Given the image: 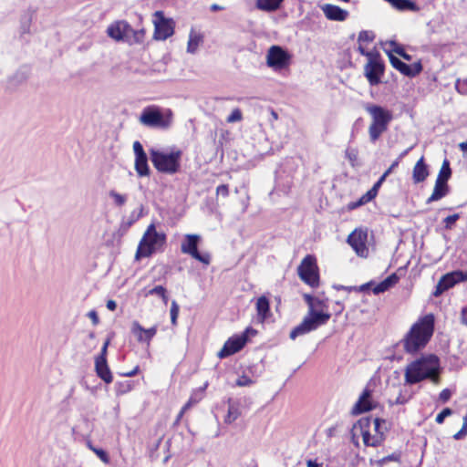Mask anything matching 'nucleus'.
I'll return each instance as SVG.
<instances>
[{
	"label": "nucleus",
	"mask_w": 467,
	"mask_h": 467,
	"mask_svg": "<svg viewBox=\"0 0 467 467\" xmlns=\"http://www.w3.org/2000/svg\"><path fill=\"white\" fill-rule=\"evenodd\" d=\"M358 50L361 55L368 57V59L376 56V53L367 51L361 45L358 46Z\"/></svg>",
	"instance_id": "obj_57"
},
{
	"label": "nucleus",
	"mask_w": 467,
	"mask_h": 467,
	"mask_svg": "<svg viewBox=\"0 0 467 467\" xmlns=\"http://www.w3.org/2000/svg\"><path fill=\"white\" fill-rule=\"evenodd\" d=\"M429 175L428 166L421 157L415 164L412 171V179L414 183H420L426 180Z\"/></svg>",
	"instance_id": "obj_24"
},
{
	"label": "nucleus",
	"mask_w": 467,
	"mask_h": 467,
	"mask_svg": "<svg viewBox=\"0 0 467 467\" xmlns=\"http://www.w3.org/2000/svg\"><path fill=\"white\" fill-rule=\"evenodd\" d=\"M284 0H256V7L266 12L277 10Z\"/></svg>",
	"instance_id": "obj_28"
},
{
	"label": "nucleus",
	"mask_w": 467,
	"mask_h": 467,
	"mask_svg": "<svg viewBox=\"0 0 467 467\" xmlns=\"http://www.w3.org/2000/svg\"><path fill=\"white\" fill-rule=\"evenodd\" d=\"M401 453L400 451H394L393 453L383 457L377 461V464L379 467H382L385 463L389 462H399L400 461Z\"/></svg>",
	"instance_id": "obj_35"
},
{
	"label": "nucleus",
	"mask_w": 467,
	"mask_h": 467,
	"mask_svg": "<svg viewBox=\"0 0 467 467\" xmlns=\"http://www.w3.org/2000/svg\"><path fill=\"white\" fill-rule=\"evenodd\" d=\"M360 206H362V203L360 202L359 199L356 202H351L348 204V210H354Z\"/></svg>",
	"instance_id": "obj_60"
},
{
	"label": "nucleus",
	"mask_w": 467,
	"mask_h": 467,
	"mask_svg": "<svg viewBox=\"0 0 467 467\" xmlns=\"http://www.w3.org/2000/svg\"><path fill=\"white\" fill-rule=\"evenodd\" d=\"M200 41L201 37L199 36L191 34L188 41L187 52L192 54L195 53Z\"/></svg>",
	"instance_id": "obj_36"
},
{
	"label": "nucleus",
	"mask_w": 467,
	"mask_h": 467,
	"mask_svg": "<svg viewBox=\"0 0 467 467\" xmlns=\"http://www.w3.org/2000/svg\"><path fill=\"white\" fill-rule=\"evenodd\" d=\"M133 152L135 155L134 169L139 177H148L150 174V169L148 163V156L142 144L136 140L133 142Z\"/></svg>",
	"instance_id": "obj_16"
},
{
	"label": "nucleus",
	"mask_w": 467,
	"mask_h": 467,
	"mask_svg": "<svg viewBox=\"0 0 467 467\" xmlns=\"http://www.w3.org/2000/svg\"><path fill=\"white\" fill-rule=\"evenodd\" d=\"M95 371L106 384L112 382L113 377L107 360H95Z\"/></svg>",
	"instance_id": "obj_23"
},
{
	"label": "nucleus",
	"mask_w": 467,
	"mask_h": 467,
	"mask_svg": "<svg viewBox=\"0 0 467 467\" xmlns=\"http://www.w3.org/2000/svg\"><path fill=\"white\" fill-rule=\"evenodd\" d=\"M140 121L144 126L157 129H168L172 121V112L166 109L164 112L157 106H148L143 109Z\"/></svg>",
	"instance_id": "obj_7"
},
{
	"label": "nucleus",
	"mask_w": 467,
	"mask_h": 467,
	"mask_svg": "<svg viewBox=\"0 0 467 467\" xmlns=\"http://www.w3.org/2000/svg\"><path fill=\"white\" fill-rule=\"evenodd\" d=\"M389 45L393 47L391 50L392 53H396L406 61H410L412 59V57L410 54H408L405 51L404 47L401 45L398 44L396 41H389Z\"/></svg>",
	"instance_id": "obj_32"
},
{
	"label": "nucleus",
	"mask_w": 467,
	"mask_h": 467,
	"mask_svg": "<svg viewBox=\"0 0 467 467\" xmlns=\"http://www.w3.org/2000/svg\"><path fill=\"white\" fill-rule=\"evenodd\" d=\"M131 334L136 337L138 342L150 345L151 339L157 333V327L145 329L138 321H133L130 328Z\"/></svg>",
	"instance_id": "obj_20"
},
{
	"label": "nucleus",
	"mask_w": 467,
	"mask_h": 467,
	"mask_svg": "<svg viewBox=\"0 0 467 467\" xmlns=\"http://www.w3.org/2000/svg\"><path fill=\"white\" fill-rule=\"evenodd\" d=\"M373 421L374 430L377 434H382V436H384V432L387 431L386 420L379 418H375Z\"/></svg>",
	"instance_id": "obj_37"
},
{
	"label": "nucleus",
	"mask_w": 467,
	"mask_h": 467,
	"mask_svg": "<svg viewBox=\"0 0 467 467\" xmlns=\"http://www.w3.org/2000/svg\"><path fill=\"white\" fill-rule=\"evenodd\" d=\"M451 169L450 166V161L447 159H445L442 162L441 171H440L436 180L444 181V182H448V180L451 178Z\"/></svg>",
	"instance_id": "obj_31"
},
{
	"label": "nucleus",
	"mask_w": 467,
	"mask_h": 467,
	"mask_svg": "<svg viewBox=\"0 0 467 467\" xmlns=\"http://www.w3.org/2000/svg\"><path fill=\"white\" fill-rule=\"evenodd\" d=\"M116 385L117 394H125L131 389V384L130 381L119 382Z\"/></svg>",
	"instance_id": "obj_40"
},
{
	"label": "nucleus",
	"mask_w": 467,
	"mask_h": 467,
	"mask_svg": "<svg viewBox=\"0 0 467 467\" xmlns=\"http://www.w3.org/2000/svg\"><path fill=\"white\" fill-rule=\"evenodd\" d=\"M88 317L91 319L92 324L97 326L99 323L98 313L95 310H91L88 313Z\"/></svg>",
	"instance_id": "obj_54"
},
{
	"label": "nucleus",
	"mask_w": 467,
	"mask_h": 467,
	"mask_svg": "<svg viewBox=\"0 0 467 467\" xmlns=\"http://www.w3.org/2000/svg\"><path fill=\"white\" fill-rule=\"evenodd\" d=\"M434 316L428 314L412 325L401 340L407 353H417L428 344L434 331Z\"/></svg>",
	"instance_id": "obj_2"
},
{
	"label": "nucleus",
	"mask_w": 467,
	"mask_h": 467,
	"mask_svg": "<svg viewBox=\"0 0 467 467\" xmlns=\"http://www.w3.org/2000/svg\"><path fill=\"white\" fill-rule=\"evenodd\" d=\"M307 467H322V464L317 463L316 461L308 460L306 462Z\"/></svg>",
	"instance_id": "obj_64"
},
{
	"label": "nucleus",
	"mask_w": 467,
	"mask_h": 467,
	"mask_svg": "<svg viewBox=\"0 0 467 467\" xmlns=\"http://www.w3.org/2000/svg\"><path fill=\"white\" fill-rule=\"evenodd\" d=\"M373 390L367 386L360 394L358 401L351 410L353 415H359L376 408V402L372 400Z\"/></svg>",
	"instance_id": "obj_18"
},
{
	"label": "nucleus",
	"mask_w": 467,
	"mask_h": 467,
	"mask_svg": "<svg viewBox=\"0 0 467 467\" xmlns=\"http://www.w3.org/2000/svg\"><path fill=\"white\" fill-rule=\"evenodd\" d=\"M139 372V366H136L132 370L129 372H123L120 375L123 377H133Z\"/></svg>",
	"instance_id": "obj_58"
},
{
	"label": "nucleus",
	"mask_w": 467,
	"mask_h": 467,
	"mask_svg": "<svg viewBox=\"0 0 467 467\" xmlns=\"http://www.w3.org/2000/svg\"><path fill=\"white\" fill-rule=\"evenodd\" d=\"M460 218V214L459 213H454V214H451V215H449L447 216L443 222L445 223V228L446 229H451V225L453 223H456V221Z\"/></svg>",
	"instance_id": "obj_47"
},
{
	"label": "nucleus",
	"mask_w": 467,
	"mask_h": 467,
	"mask_svg": "<svg viewBox=\"0 0 467 467\" xmlns=\"http://www.w3.org/2000/svg\"><path fill=\"white\" fill-rule=\"evenodd\" d=\"M109 195L114 200V203L118 207L123 206L127 202V195L120 194L114 190L109 191Z\"/></svg>",
	"instance_id": "obj_34"
},
{
	"label": "nucleus",
	"mask_w": 467,
	"mask_h": 467,
	"mask_svg": "<svg viewBox=\"0 0 467 467\" xmlns=\"http://www.w3.org/2000/svg\"><path fill=\"white\" fill-rule=\"evenodd\" d=\"M409 150H406L405 151H403L400 156L395 161L392 162V164L389 166V168L387 170V171H389V174L392 172V171L398 167L399 163H400V160L404 157L407 153H408Z\"/></svg>",
	"instance_id": "obj_55"
},
{
	"label": "nucleus",
	"mask_w": 467,
	"mask_h": 467,
	"mask_svg": "<svg viewBox=\"0 0 467 467\" xmlns=\"http://www.w3.org/2000/svg\"><path fill=\"white\" fill-rule=\"evenodd\" d=\"M154 16L158 18L154 22V38L156 40H165L172 36L174 33L172 20L165 18L161 11H156Z\"/></svg>",
	"instance_id": "obj_17"
},
{
	"label": "nucleus",
	"mask_w": 467,
	"mask_h": 467,
	"mask_svg": "<svg viewBox=\"0 0 467 467\" xmlns=\"http://www.w3.org/2000/svg\"><path fill=\"white\" fill-rule=\"evenodd\" d=\"M303 297L308 306V312L302 322L291 330L289 337L293 340L299 336L316 330L320 326L326 325L331 317L329 313L318 311L315 308L316 298L313 296L305 294Z\"/></svg>",
	"instance_id": "obj_3"
},
{
	"label": "nucleus",
	"mask_w": 467,
	"mask_h": 467,
	"mask_svg": "<svg viewBox=\"0 0 467 467\" xmlns=\"http://www.w3.org/2000/svg\"><path fill=\"white\" fill-rule=\"evenodd\" d=\"M166 288L162 285H156L155 287L150 289L146 296H153V295H156V296H164V293H166Z\"/></svg>",
	"instance_id": "obj_43"
},
{
	"label": "nucleus",
	"mask_w": 467,
	"mask_h": 467,
	"mask_svg": "<svg viewBox=\"0 0 467 467\" xmlns=\"http://www.w3.org/2000/svg\"><path fill=\"white\" fill-rule=\"evenodd\" d=\"M143 207L140 206L139 213L133 211L127 221L123 220L120 228L127 231L135 222H137L142 215Z\"/></svg>",
	"instance_id": "obj_30"
},
{
	"label": "nucleus",
	"mask_w": 467,
	"mask_h": 467,
	"mask_svg": "<svg viewBox=\"0 0 467 467\" xmlns=\"http://www.w3.org/2000/svg\"><path fill=\"white\" fill-rule=\"evenodd\" d=\"M368 232L363 229H355L347 239L348 244L353 248L357 255L367 257L368 248L367 246Z\"/></svg>",
	"instance_id": "obj_15"
},
{
	"label": "nucleus",
	"mask_w": 467,
	"mask_h": 467,
	"mask_svg": "<svg viewBox=\"0 0 467 467\" xmlns=\"http://www.w3.org/2000/svg\"><path fill=\"white\" fill-rule=\"evenodd\" d=\"M268 112L270 114V119H269L270 123H273L274 121H275L278 119V114L273 109H269Z\"/></svg>",
	"instance_id": "obj_59"
},
{
	"label": "nucleus",
	"mask_w": 467,
	"mask_h": 467,
	"mask_svg": "<svg viewBox=\"0 0 467 467\" xmlns=\"http://www.w3.org/2000/svg\"><path fill=\"white\" fill-rule=\"evenodd\" d=\"M377 195L374 193V191L368 190L365 194H363L359 201L362 203V205L369 202L372 201Z\"/></svg>",
	"instance_id": "obj_49"
},
{
	"label": "nucleus",
	"mask_w": 467,
	"mask_h": 467,
	"mask_svg": "<svg viewBox=\"0 0 467 467\" xmlns=\"http://www.w3.org/2000/svg\"><path fill=\"white\" fill-rule=\"evenodd\" d=\"M240 416V410L237 406L230 404L228 408V413L225 418V422L230 424L238 419Z\"/></svg>",
	"instance_id": "obj_33"
},
{
	"label": "nucleus",
	"mask_w": 467,
	"mask_h": 467,
	"mask_svg": "<svg viewBox=\"0 0 467 467\" xmlns=\"http://www.w3.org/2000/svg\"><path fill=\"white\" fill-rule=\"evenodd\" d=\"M297 273L300 279L310 285L317 287L319 285V272L317 265V259L312 254L304 257L297 267Z\"/></svg>",
	"instance_id": "obj_8"
},
{
	"label": "nucleus",
	"mask_w": 467,
	"mask_h": 467,
	"mask_svg": "<svg viewBox=\"0 0 467 467\" xmlns=\"http://www.w3.org/2000/svg\"><path fill=\"white\" fill-rule=\"evenodd\" d=\"M179 311H180V306H179L178 303L175 300H172L171 304L170 314H171V322L173 326H175L177 324Z\"/></svg>",
	"instance_id": "obj_38"
},
{
	"label": "nucleus",
	"mask_w": 467,
	"mask_h": 467,
	"mask_svg": "<svg viewBox=\"0 0 467 467\" xmlns=\"http://www.w3.org/2000/svg\"><path fill=\"white\" fill-rule=\"evenodd\" d=\"M216 194L227 197L229 195V187L227 184H221L216 188Z\"/></svg>",
	"instance_id": "obj_52"
},
{
	"label": "nucleus",
	"mask_w": 467,
	"mask_h": 467,
	"mask_svg": "<svg viewBox=\"0 0 467 467\" xmlns=\"http://www.w3.org/2000/svg\"><path fill=\"white\" fill-rule=\"evenodd\" d=\"M371 422V418H362L358 420V425L361 429V435L363 439V442L366 446H370L371 434L368 430Z\"/></svg>",
	"instance_id": "obj_29"
},
{
	"label": "nucleus",
	"mask_w": 467,
	"mask_h": 467,
	"mask_svg": "<svg viewBox=\"0 0 467 467\" xmlns=\"http://www.w3.org/2000/svg\"><path fill=\"white\" fill-rule=\"evenodd\" d=\"M467 281V271L455 270L443 275L435 286L432 296H440L445 291L449 290L460 282Z\"/></svg>",
	"instance_id": "obj_10"
},
{
	"label": "nucleus",
	"mask_w": 467,
	"mask_h": 467,
	"mask_svg": "<svg viewBox=\"0 0 467 467\" xmlns=\"http://www.w3.org/2000/svg\"><path fill=\"white\" fill-rule=\"evenodd\" d=\"M440 359L435 355H428L410 363L405 369V382L417 384L424 379H431L434 384L440 382Z\"/></svg>",
	"instance_id": "obj_1"
},
{
	"label": "nucleus",
	"mask_w": 467,
	"mask_h": 467,
	"mask_svg": "<svg viewBox=\"0 0 467 467\" xmlns=\"http://www.w3.org/2000/svg\"><path fill=\"white\" fill-rule=\"evenodd\" d=\"M453 413L452 410L451 408H444L437 416L435 419V421L438 424H442L444 422V420L451 416Z\"/></svg>",
	"instance_id": "obj_39"
},
{
	"label": "nucleus",
	"mask_w": 467,
	"mask_h": 467,
	"mask_svg": "<svg viewBox=\"0 0 467 467\" xmlns=\"http://www.w3.org/2000/svg\"><path fill=\"white\" fill-rule=\"evenodd\" d=\"M467 435V430L463 427L453 435L454 440H462Z\"/></svg>",
	"instance_id": "obj_56"
},
{
	"label": "nucleus",
	"mask_w": 467,
	"mask_h": 467,
	"mask_svg": "<svg viewBox=\"0 0 467 467\" xmlns=\"http://www.w3.org/2000/svg\"><path fill=\"white\" fill-rule=\"evenodd\" d=\"M399 282V276L396 273L389 275L383 281L374 285L372 291L375 295L384 293L393 287Z\"/></svg>",
	"instance_id": "obj_25"
},
{
	"label": "nucleus",
	"mask_w": 467,
	"mask_h": 467,
	"mask_svg": "<svg viewBox=\"0 0 467 467\" xmlns=\"http://www.w3.org/2000/svg\"><path fill=\"white\" fill-rule=\"evenodd\" d=\"M374 34L370 31L362 30L358 34V42H371L374 39Z\"/></svg>",
	"instance_id": "obj_41"
},
{
	"label": "nucleus",
	"mask_w": 467,
	"mask_h": 467,
	"mask_svg": "<svg viewBox=\"0 0 467 467\" xmlns=\"http://www.w3.org/2000/svg\"><path fill=\"white\" fill-rule=\"evenodd\" d=\"M243 118L242 112L239 109H235L232 111V113L227 117V121L230 123L240 121Z\"/></svg>",
	"instance_id": "obj_42"
},
{
	"label": "nucleus",
	"mask_w": 467,
	"mask_h": 467,
	"mask_svg": "<svg viewBox=\"0 0 467 467\" xmlns=\"http://www.w3.org/2000/svg\"><path fill=\"white\" fill-rule=\"evenodd\" d=\"M92 450L104 463L109 462V457L106 451H104L103 449L97 448H92Z\"/></svg>",
	"instance_id": "obj_46"
},
{
	"label": "nucleus",
	"mask_w": 467,
	"mask_h": 467,
	"mask_svg": "<svg viewBox=\"0 0 467 467\" xmlns=\"http://www.w3.org/2000/svg\"><path fill=\"white\" fill-rule=\"evenodd\" d=\"M201 236L196 234H189L184 236L181 244L182 254L191 255L193 259L208 265L211 263V255L209 253H201L198 250Z\"/></svg>",
	"instance_id": "obj_9"
},
{
	"label": "nucleus",
	"mask_w": 467,
	"mask_h": 467,
	"mask_svg": "<svg viewBox=\"0 0 467 467\" xmlns=\"http://www.w3.org/2000/svg\"><path fill=\"white\" fill-rule=\"evenodd\" d=\"M325 16L330 21L343 22L348 17V11L332 4L321 5Z\"/></svg>",
	"instance_id": "obj_21"
},
{
	"label": "nucleus",
	"mask_w": 467,
	"mask_h": 467,
	"mask_svg": "<svg viewBox=\"0 0 467 467\" xmlns=\"http://www.w3.org/2000/svg\"><path fill=\"white\" fill-rule=\"evenodd\" d=\"M449 193V185L447 182L436 180L433 192L427 199L426 203L439 201Z\"/></svg>",
	"instance_id": "obj_22"
},
{
	"label": "nucleus",
	"mask_w": 467,
	"mask_h": 467,
	"mask_svg": "<svg viewBox=\"0 0 467 467\" xmlns=\"http://www.w3.org/2000/svg\"><path fill=\"white\" fill-rule=\"evenodd\" d=\"M182 151L180 150L166 152L150 149V156L154 168L166 174H175L180 171Z\"/></svg>",
	"instance_id": "obj_5"
},
{
	"label": "nucleus",
	"mask_w": 467,
	"mask_h": 467,
	"mask_svg": "<svg viewBox=\"0 0 467 467\" xmlns=\"http://www.w3.org/2000/svg\"><path fill=\"white\" fill-rule=\"evenodd\" d=\"M110 343V339L108 338L102 348H101V350H100V353L99 355L95 358V360H107V354H108V347Z\"/></svg>",
	"instance_id": "obj_44"
},
{
	"label": "nucleus",
	"mask_w": 467,
	"mask_h": 467,
	"mask_svg": "<svg viewBox=\"0 0 467 467\" xmlns=\"http://www.w3.org/2000/svg\"><path fill=\"white\" fill-rule=\"evenodd\" d=\"M235 384L239 387H247L253 384V380L246 375H243L237 379Z\"/></svg>",
	"instance_id": "obj_48"
},
{
	"label": "nucleus",
	"mask_w": 467,
	"mask_h": 467,
	"mask_svg": "<svg viewBox=\"0 0 467 467\" xmlns=\"http://www.w3.org/2000/svg\"><path fill=\"white\" fill-rule=\"evenodd\" d=\"M346 157L349 161L352 166H355V162L358 160V150L355 149H348L346 150Z\"/></svg>",
	"instance_id": "obj_45"
},
{
	"label": "nucleus",
	"mask_w": 467,
	"mask_h": 467,
	"mask_svg": "<svg viewBox=\"0 0 467 467\" xmlns=\"http://www.w3.org/2000/svg\"><path fill=\"white\" fill-rule=\"evenodd\" d=\"M257 330L253 328L252 327H248L245 328V330L241 334L244 339L246 340V343L248 342L249 337H254L257 335Z\"/></svg>",
	"instance_id": "obj_50"
},
{
	"label": "nucleus",
	"mask_w": 467,
	"mask_h": 467,
	"mask_svg": "<svg viewBox=\"0 0 467 467\" xmlns=\"http://www.w3.org/2000/svg\"><path fill=\"white\" fill-rule=\"evenodd\" d=\"M385 65L377 52L375 57L368 59L364 67V75L371 86H377L381 82V76L384 74Z\"/></svg>",
	"instance_id": "obj_11"
},
{
	"label": "nucleus",
	"mask_w": 467,
	"mask_h": 467,
	"mask_svg": "<svg viewBox=\"0 0 467 467\" xmlns=\"http://www.w3.org/2000/svg\"><path fill=\"white\" fill-rule=\"evenodd\" d=\"M451 391L449 389H444L441 391V393L439 395V399L442 402H447L451 399Z\"/></svg>",
	"instance_id": "obj_53"
},
{
	"label": "nucleus",
	"mask_w": 467,
	"mask_h": 467,
	"mask_svg": "<svg viewBox=\"0 0 467 467\" xmlns=\"http://www.w3.org/2000/svg\"><path fill=\"white\" fill-rule=\"evenodd\" d=\"M246 345V340L240 336L229 337L224 343L223 348L218 352L220 358H225L239 352Z\"/></svg>",
	"instance_id": "obj_19"
},
{
	"label": "nucleus",
	"mask_w": 467,
	"mask_h": 467,
	"mask_svg": "<svg viewBox=\"0 0 467 467\" xmlns=\"http://www.w3.org/2000/svg\"><path fill=\"white\" fill-rule=\"evenodd\" d=\"M374 285V283L372 281L368 282V283H366V284H363L362 285H360L359 287V290L361 292H365L367 291L368 289H369V287Z\"/></svg>",
	"instance_id": "obj_63"
},
{
	"label": "nucleus",
	"mask_w": 467,
	"mask_h": 467,
	"mask_svg": "<svg viewBox=\"0 0 467 467\" xmlns=\"http://www.w3.org/2000/svg\"><path fill=\"white\" fill-rule=\"evenodd\" d=\"M290 56L280 46H272L267 52L266 62L274 69H283L288 66Z\"/></svg>",
	"instance_id": "obj_14"
},
{
	"label": "nucleus",
	"mask_w": 467,
	"mask_h": 467,
	"mask_svg": "<svg viewBox=\"0 0 467 467\" xmlns=\"http://www.w3.org/2000/svg\"><path fill=\"white\" fill-rule=\"evenodd\" d=\"M462 322L467 326V306L462 309Z\"/></svg>",
	"instance_id": "obj_62"
},
{
	"label": "nucleus",
	"mask_w": 467,
	"mask_h": 467,
	"mask_svg": "<svg viewBox=\"0 0 467 467\" xmlns=\"http://www.w3.org/2000/svg\"><path fill=\"white\" fill-rule=\"evenodd\" d=\"M365 110L372 119L368 127L369 140L371 142H376L388 130L393 119L392 112L382 106L370 103L365 106Z\"/></svg>",
	"instance_id": "obj_4"
},
{
	"label": "nucleus",
	"mask_w": 467,
	"mask_h": 467,
	"mask_svg": "<svg viewBox=\"0 0 467 467\" xmlns=\"http://www.w3.org/2000/svg\"><path fill=\"white\" fill-rule=\"evenodd\" d=\"M166 243V234L162 232H157L154 223H150L146 232L144 233L136 254V260H140L142 257H150L158 249L161 248Z\"/></svg>",
	"instance_id": "obj_6"
},
{
	"label": "nucleus",
	"mask_w": 467,
	"mask_h": 467,
	"mask_svg": "<svg viewBox=\"0 0 467 467\" xmlns=\"http://www.w3.org/2000/svg\"><path fill=\"white\" fill-rule=\"evenodd\" d=\"M108 36L116 41L131 43V36L139 34L126 21H117L107 29Z\"/></svg>",
	"instance_id": "obj_12"
},
{
	"label": "nucleus",
	"mask_w": 467,
	"mask_h": 467,
	"mask_svg": "<svg viewBox=\"0 0 467 467\" xmlns=\"http://www.w3.org/2000/svg\"><path fill=\"white\" fill-rule=\"evenodd\" d=\"M383 441H384V436H382V434L373 435V436H371L370 446L378 447L382 443Z\"/></svg>",
	"instance_id": "obj_51"
},
{
	"label": "nucleus",
	"mask_w": 467,
	"mask_h": 467,
	"mask_svg": "<svg viewBox=\"0 0 467 467\" xmlns=\"http://www.w3.org/2000/svg\"><path fill=\"white\" fill-rule=\"evenodd\" d=\"M386 53L391 66L405 77L415 78L421 73L423 67L420 61L407 64L397 57L391 51L386 50Z\"/></svg>",
	"instance_id": "obj_13"
},
{
	"label": "nucleus",
	"mask_w": 467,
	"mask_h": 467,
	"mask_svg": "<svg viewBox=\"0 0 467 467\" xmlns=\"http://www.w3.org/2000/svg\"><path fill=\"white\" fill-rule=\"evenodd\" d=\"M389 4L399 11L418 12L420 10L416 2L412 0H389Z\"/></svg>",
	"instance_id": "obj_27"
},
{
	"label": "nucleus",
	"mask_w": 467,
	"mask_h": 467,
	"mask_svg": "<svg viewBox=\"0 0 467 467\" xmlns=\"http://www.w3.org/2000/svg\"><path fill=\"white\" fill-rule=\"evenodd\" d=\"M107 308L110 311H114L117 308V303L116 301L109 299L107 301Z\"/></svg>",
	"instance_id": "obj_61"
},
{
	"label": "nucleus",
	"mask_w": 467,
	"mask_h": 467,
	"mask_svg": "<svg viewBox=\"0 0 467 467\" xmlns=\"http://www.w3.org/2000/svg\"><path fill=\"white\" fill-rule=\"evenodd\" d=\"M256 311L261 321L264 322L270 315V302L265 296H261L256 302Z\"/></svg>",
	"instance_id": "obj_26"
}]
</instances>
